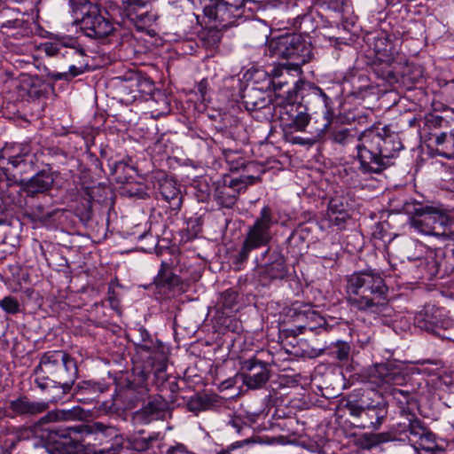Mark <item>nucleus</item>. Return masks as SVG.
I'll return each mask as SVG.
<instances>
[{
    "mask_svg": "<svg viewBox=\"0 0 454 454\" xmlns=\"http://www.w3.org/2000/svg\"><path fill=\"white\" fill-rule=\"evenodd\" d=\"M347 301L356 310L379 315L387 303V287L383 278L372 271H359L347 279Z\"/></svg>",
    "mask_w": 454,
    "mask_h": 454,
    "instance_id": "nucleus-1",
    "label": "nucleus"
},
{
    "mask_svg": "<svg viewBox=\"0 0 454 454\" xmlns=\"http://www.w3.org/2000/svg\"><path fill=\"white\" fill-rule=\"evenodd\" d=\"M396 136H382L372 129L359 135L356 145L360 168L364 173H380L389 166V160L402 149Z\"/></svg>",
    "mask_w": 454,
    "mask_h": 454,
    "instance_id": "nucleus-2",
    "label": "nucleus"
},
{
    "mask_svg": "<svg viewBox=\"0 0 454 454\" xmlns=\"http://www.w3.org/2000/svg\"><path fill=\"white\" fill-rule=\"evenodd\" d=\"M266 54L277 59H291L288 69L301 74V65L311 58V45L298 34H285L268 40Z\"/></svg>",
    "mask_w": 454,
    "mask_h": 454,
    "instance_id": "nucleus-3",
    "label": "nucleus"
},
{
    "mask_svg": "<svg viewBox=\"0 0 454 454\" xmlns=\"http://www.w3.org/2000/svg\"><path fill=\"white\" fill-rule=\"evenodd\" d=\"M276 223L271 208L269 206L263 207L260 216L247 231L242 247L236 257L237 262H244L252 250L266 246L270 242V228Z\"/></svg>",
    "mask_w": 454,
    "mask_h": 454,
    "instance_id": "nucleus-4",
    "label": "nucleus"
},
{
    "mask_svg": "<svg viewBox=\"0 0 454 454\" xmlns=\"http://www.w3.org/2000/svg\"><path fill=\"white\" fill-rule=\"evenodd\" d=\"M81 27L86 35L94 38H104L110 35L114 30V24L101 13L97 6H92L81 20Z\"/></svg>",
    "mask_w": 454,
    "mask_h": 454,
    "instance_id": "nucleus-5",
    "label": "nucleus"
},
{
    "mask_svg": "<svg viewBox=\"0 0 454 454\" xmlns=\"http://www.w3.org/2000/svg\"><path fill=\"white\" fill-rule=\"evenodd\" d=\"M290 317L293 318L295 327L300 333L305 330L313 331L322 327L325 320L310 305L294 303L290 309Z\"/></svg>",
    "mask_w": 454,
    "mask_h": 454,
    "instance_id": "nucleus-6",
    "label": "nucleus"
},
{
    "mask_svg": "<svg viewBox=\"0 0 454 454\" xmlns=\"http://www.w3.org/2000/svg\"><path fill=\"white\" fill-rule=\"evenodd\" d=\"M449 222L450 219L445 215L427 214L421 219H413L411 226L422 234L447 237Z\"/></svg>",
    "mask_w": 454,
    "mask_h": 454,
    "instance_id": "nucleus-7",
    "label": "nucleus"
},
{
    "mask_svg": "<svg viewBox=\"0 0 454 454\" xmlns=\"http://www.w3.org/2000/svg\"><path fill=\"white\" fill-rule=\"evenodd\" d=\"M286 112L280 116L281 125L286 132H302L309 123V114L301 106H287Z\"/></svg>",
    "mask_w": 454,
    "mask_h": 454,
    "instance_id": "nucleus-8",
    "label": "nucleus"
},
{
    "mask_svg": "<svg viewBox=\"0 0 454 454\" xmlns=\"http://www.w3.org/2000/svg\"><path fill=\"white\" fill-rule=\"evenodd\" d=\"M243 383L249 388H259L269 380V372L265 364L254 359L244 362L242 365Z\"/></svg>",
    "mask_w": 454,
    "mask_h": 454,
    "instance_id": "nucleus-9",
    "label": "nucleus"
},
{
    "mask_svg": "<svg viewBox=\"0 0 454 454\" xmlns=\"http://www.w3.org/2000/svg\"><path fill=\"white\" fill-rule=\"evenodd\" d=\"M403 380V376L396 369L384 364L375 365L369 375V381L372 384L386 391L393 385H399Z\"/></svg>",
    "mask_w": 454,
    "mask_h": 454,
    "instance_id": "nucleus-10",
    "label": "nucleus"
},
{
    "mask_svg": "<svg viewBox=\"0 0 454 454\" xmlns=\"http://www.w3.org/2000/svg\"><path fill=\"white\" fill-rule=\"evenodd\" d=\"M82 432L90 433L86 427H69L67 433H63L62 440L56 443V445L48 448L50 454H78L82 445L78 438H72L73 434H80Z\"/></svg>",
    "mask_w": 454,
    "mask_h": 454,
    "instance_id": "nucleus-11",
    "label": "nucleus"
},
{
    "mask_svg": "<svg viewBox=\"0 0 454 454\" xmlns=\"http://www.w3.org/2000/svg\"><path fill=\"white\" fill-rule=\"evenodd\" d=\"M327 221L329 225L342 230L346 227L350 215L343 203L338 199H332L329 202L327 210Z\"/></svg>",
    "mask_w": 454,
    "mask_h": 454,
    "instance_id": "nucleus-12",
    "label": "nucleus"
},
{
    "mask_svg": "<svg viewBox=\"0 0 454 454\" xmlns=\"http://www.w3.org/2000/svg\"><path fill=\"white\" fill-rule=\"evenodd\" d=\"M55 372V380H59V383H62L67 388L74 382L78 375L76 363L67 354V358L61 360Z\"/></svg>",
    "mask_w": 454,
    "mask_h": 454,
    "instance_id": "nucleus-13",
    "label": "nucleus"
},
{
    "mask_svg": "<svg viewBox=\"0 0 454 454\" xmlns=\"http://www.w3.org/2000/svg\"><path fill=\"white\" fill-rule=\"evenodd\" d=\"M65 358H67V353L63 351L55 350L46 352L41 357L39 365L35 370V373H50L54 375L59 364L61 363V360H64Z\"/></svg>",
    "mask_w": 454,
    "mask_h": 454,
    "instance_id": "nucleus-14",
    "label": "nucleus"
},
{
    "mask_svg": "<svg viewBox=\"0 0 454 454\" xmlns=\"http://www.w3.org/2000/svg\"><path fill=\"white\" fill-rule=\"evenodd\" d=\"M54 178L47 171H40L34 176L26 184V191L30 194L44 192L52 186Z\"/></svg>",
    "mask_w": 454,
    "mask_h": 454,
    "instance_id": "nucleus-15",
    "label": "nucleus"
},
{
    "mask_svg": "<svg viewBox=\"0 0 454 454\" xmlns=\"http://www.w3.org/2000/svg\"><path fill=\"white\" fill-rule=\"evenodd\" d=\"M28 154V150L20 145L12 146V148L4 147L2 149V159L7 158L8 167L5 171H9L11 167L17 168L25 163V157Z\"/></svg>",
    "mask_w": 454,
    "mask_h": 454,
    "instance_id": "nucleus-16",
    "label": "nucleus"
},
{
    "mask_svg": "<svg viewBox=\"0 0 454 454\" xmlns=\"http://www.w3.org/2000/svg\"><path fill=\"white\" fill-rule=\"evenodd\" d=\"M161 196L172 209H179L182 204L181 192L173 180H164L160 186Z\"/></svg>",
    "mask_w": 454,
    "mask_h": 454,
    "instance_id": "nucleus-17",
    "label": "nucleus"
},
{
    "mask_svg": "<svg viewBox=\"0 0 454 454\" xmlns=\"http://www.w3.org/2000/svg\"><path fill=\"white\" fill-rule=\"evenodd\" d=\"M406 419L408 423H404V425L408 432L407 438L410 443L414 446L428 432V429L412 414H408Z\"/></svg>",
    "mask_w": 454,
    "mask_h": 454,
    "instance_id": "nucleus-18",
    "label": "nucleus"
},
{
    "mask_svg": "<svg viewBox=\"0 0 454 454\" xmlns=\"http://www.w3.org/2000/svg\"><path fill=\"white\" fill-rule=\"evenodd\" d=\"M436 151L447 159L454 157V129L442 132L435 137Z\"/></svg>",
    "mask_w": 454,
    "mask_h": 454,
    "instance_id": "nucleus-19",
    "label": "nucleus"
},
{
    "mask_svg": "<svg viewBox=\"0 0 454 454\" xmlns=\"http://www.w3.org/2000/svg\"><path fill=\"white\" fill-rule=\"evenodd\" d=\"M126 88L129 89L132 93L149 94L153 90V82L147 77L135 74L129 79Z\"/></svg>",
    "mask_w": 454,
    "mask_h": 454,
    "instance_id": "nucleus-20",
    "label": "nucleus"
},
{
    "mask_svg": "<svg viewBox=\"0 0 454 454\" xmlns=\"http://www.w3.org/2000/svg\"><path fill=\"white\" fill-rule=\"evenodd\" d=\"M413 448L419 454H442L434 434L429 430L418 441Z\"/></svg>",
    "mask_w": 454,
    "mask_h": 454,
    "instance_id": "nucleus-21",
    "label": "nucleus"
},
{
    "mask_svg": "<svg viewBox=\"0 0 454 454\" xmlns=\"http://www.w3.org/2000/svg\"><path fill=\"white\" fill-rule=\"evenodd\" d=\"M364 428L377 429L382 424L384 419L383 411L377 406H372L365 409L364 413Z\"/></svg>",
    "mask_w": 454,
    "mask_h": 454,
    "instance_id": "nucleus-22",
    "label": "nucleus"
},
{
    "mask_svg": "<svg viewBox=\"0 0 454 454\" xmlns=\"http://www.w3.org/2000/svg\"><path fill=\"white\" fill-rule=\"evenodd\" d=\"M357 132L355 129L340 128L331 133V140L336 144L346 145L358 140Z\"/></svg>",
    "mask_w": 454,
    "mask_h": 454,
    "instance_id": "nucleus-23",
    "label": "nucleus"
},
{
    "mask_svg": "<svg viewBox=\"0 0 454 454\" xmlns=\"http://www.w3.org/2000/svg\"><path fill=\"white\" fill-rule=\"evenodd\" d=\"M256 177L253 176H247L240 178H231L225 177L223 183L226 185L227 189H230L235 194L239 195L241 192H244L248 185L254 184Z\"/></svg>",
    "mask_w": 454,
    "mask_h": 454,
    "instance_id": "nucleus-24",
    "label": "nucleus"
},
{
    "mask_svg": "<svg viewBox=\"0 0 454 454\" xmlns=\"http://www.w3.org/2000/svg\"><path fill=\"white\" fill-rule=\"evenodd\" d=\"M12 407L18 412L37 414L44 411L48 408V404L46 403H29L20 400L12 402Z\"/></svg>",
    "mask_w": 454,
    "mask_h": 454,
    "instance_id": "nucleus-25",
    "label": "nucleus"
},
{
    "mask_svg": "<svg viewBox=\"0 0 454 454\" xmlns=\"http://www.w3.org/2000/svg\"><path fill=\"white\" fill-rule=\"evenodd\" d=\"M156 282L158 286H167L169 288H174L180 284L181 280L169 270L168 265L163 262L157 275Z\"/></svg>",
    "mask_w": 454,
    "mask_h": 454,
    "instance_id": "nucleus-26",
    "label": "nucleus"
},
{
    "mask_svg": "<svg viewBox=\"0 0 454 454\" xmlns=\"http://www.w3.org/2000/svg\"><path fill=\"white\" fill-rule=\"evenodd\" d=\"M150 0H123L122 6L126 15L134 20L138 14L148 8Z\"/></svg>",
    "mask_w": 454,
    "mask_h": 454,
    "instance_id": "nucleus-27",
    "label": "nucleus"
},
{
    "mask_svg": "<svg viewBox=\"0 0 454 454\" xmlns=\"http://www.w3.org/2000/svg\"><path fill=\"white\" fill-rule=\"evenodd\" d=\"M215 196L222 206L230 207L234 205L238 195L230 189H227L226 185L223 183L222 185H218L215 189Z\"/></svg>",
    "mask_w": 454,
    "mask_h": 454,
    "instance_id": "nucleus-28",
    "label": "nucleus"
},
{
    "mask_svg": "<svg viewBox=\"0 0 454 454\" xmlns=\"http://www.w3.org/2000/svg\"><path fill=\"white\" fill-rule=\"evenodd\" d=\"M29 76L27 74H21L19 80H10L4 82V85L8 88L15 87L19 89L18 98H23L28 94V82Z\"/></svg>",
    "mask_w": 454,
    "mask_h": 454,
    "instance_id": "nucleus-29",
    "label": "nucleus"
},
{
    "mask_svg": "<svg viewBox=\"0 0 454 454\" xmlns=\"http://www.w3.org/2000/svg\"><path fill=\"white\" fill-rule=\"evenodd\" d=\"M158 18L157 13L153 11L151 1L148 3V8L142 11L138 16L134 20L142 26H151L156 21Z\"/></svg>",
    "mask_w": 454,
    "mask_h": 454,
    "instance_id": "nucleus-30",
    "label": "nucleus"
},
{
    "mask_svg": "<svg viewBox=\"0 0 454 454\" xmlns=\"http://www.w3.org/2000/svg\"><path fill=\"white\" fill-rule=\"evenodd\" d=\"M158 18L157 13L153 11L151 1L148 3V8L142 11L138 16L134 20L142 26H151L156 21Z\"/></svg>",
    "mask_w": 454,
    "mask_h": 454,
    "instance_id": "nucleus-31",
    "label": "nucleus"
},
{
    "mask_svg": "<svg viewBox=\"0 0 454 454\" xmlns=\"http://www.w3.org/2000/svg\"><path fill=\"white\" fill-rule=\"evenodd\" d=\"M76 409L73 411H52L46 414L44 417L41 419L43 423L54 422L59 420H65L72 418L75 412Z\"/></svg>",
    "mask_w": 454,
    "mask_h": 454,
    "instance_id": "nucleus-32",
    "label": "nucleus"
},
{
    "mask_svg": "<svg viewBox=\"0 0 454 454\" xmlns=\"http://www.w3.org/2000/svg\"><path fill=\"white\" fill-rule=\"evenodd\" d=\"M364 447L371 449L376 445L388 441L389 437L387 434H372L364 435Z\"/></svg>",
    "mask_w": 454,
    "mask_h": 454,
    "instance_id": "nucleus-33",
    "label": "nucleus"
},
{
    "mask_svg": "<svg viewBox=\"0 0 454 454\" xmlns=\"http://www.w3.org/2000/svg\"><path fill=\"white\" fill-rule=\"evenodd\" d=\"M66 46V43L62 42H47L41 46V50L43 51L48 56H54L60 52L61 49Z\"/></svg>",
    "mask_w": 454,
    "mask_h": 454,
    "instance_id": "nucleus-34",
    "label": "nucleus"
},
{
    "mask_svg": "<svg viewBox=\"0 0 454 454\" xmlns=\"http://www.w3.org/2000/svg\"><path fill=\"white\" fill-rule=\"evenodd\" d=\"M350 351V347L348 343L338 341L335 345V355L340 361L348 359Z\"/></svg>",
    "mask_w": 454,
    "mask_h": 454,
    "instance_id": "nucleus-35",
    "label": "nucleus"
},
{
    "mask_svg": "<svg viewBox=\"0 0 454 454\" xmlns=\"http://www.w3.org/2000/svg\"><path fill=\"white\" fill-rule=\"evenodd\" d=\"M85 70V65L84 63H81L80 62V65L79 66H75V65H71L69 67V69H68V73L67 74H61V73H59L57 74L54 75L55 78L57 79H61V78H66L68 74L71 76V77H75L81 74H82Z\"/></svg>",
    "mask_w": 454,
    "mask_h": 454,
    "instance_id": "nucleus-36",
    "label": "nucleus"
},
{
    "mask_svg": "<svg viewBox=\"0 0 454 454\" xmlns=\"http://www.w3.org/2000/svg\"><path fill=\"white\" fill-rule=\"evenodd\" d=\"M154 413V408L153 404H148L144 407L142 410L137 411L135 415V419L143 421L145 423H148L151 419L149 418L151 415Z\"/></svg>",
    "mask_w": 454,
    "mask_h": 454,
    "instance_id": "nucleus-37",
    "label": "nucleus"
},
{
    "mask_svg": "<svg viewBox=\"0 0 454 454\" xmlns=\"http://www.w3.org/2000/svg\"><path fill=\"white\" fill-rule=\"evenodd\" d=\"M289 64L286 65H276L272 67V69L270 71V75L273 77V80H277L281 78L284 74L286 73L287 75H291L292 72H294V70L288 69Z\"/></svg>",
    "mask_w": 454,
    "mask_h": 454,
    "instance_id": "nucleus-38",
    "label": "nucleus"
},
{
    "mask_svg": "<svg viewBox=\"0 0 454 454\" xmlns=\"http://www.w3.org/2000/svg\"><path fill=\"white\" fill-rule=\"evenodd\" d=\"M2 309L8 313H16L19 310V303L13 298L5 297L2 300Z\"/></svg>",
    "mask_w": 454,
    "mask_h": 454,
    "instance_id": "nucleus-39",
    "label": "nucleus"
},
{
    "mask_svg": "<svg viewBox=\"0 0 454 454\" xmlns=\"http://www.w3.org/2000/svg\"><path fill=\"white\" fill-rule=\"evenodd\" d=\"M346 408L351 416L360 417V418L364 417L365 408H364L363 406H361L354 402H348L346 404Z\"/></svg>",
    "mask_w": 454,
    "mask_h": 454,
    "instance_id": "nucleus-40",
    "label": "nucleus"
},
{
    "mask_svg": "<svg viewBox=\"0 0 454 454\" xmlns=\"http://www.w3.org/2000/svg\"><path fill=\"white\" fill-rule=\"evenodd\" d=\"M166 454H192L189 452L184 446L183 445H176L175 447H171L168 449Z\"/></svg>",
    "mask_w": 454,
    "mask_h": 454,
    "instance_id": "nucleus-41",
    "label": "nucleus"
},
{
    "mask_svg": "<svg viewBox=\"0 0 454 454\" xmlns=\"http://www.w3.org/2000/svg\"><path fill=\"white\" fill-rule=\"evenodd\" d=\"M287 83H288V81L286 79H285L284 81H279L277 79V80H272V82H271L272 88L276 93H277V91L280 90L284 85H286Z\"/></svg>",
    "mask_w": 454,
    "mask_h": 454,
    "instance_id": "nucleus-42",
    "label": "nucleus"
},
{
    "mask_svg": "<svg viewBox=\"0 0 454 454\" xmlns=\"http://www.w3.org/2000/svg\"><path fill=\"white\" fill-rule=\"evenodd\" d=\"M121 450L122 447L121 445H116L115 447L100 450L99 454H120Z\"/></svg>",
    "mask_w": 454,
    "mask_h": 454,
    "instance_id": "nucleus-43",
    "label": "nucleus"
},
{
    "mask_svg": "<svg viewBox=\"0 0 454 454\" xmlns=\"http://www.w3.org/2000/svg\"><path fill=\"white\" fill-rule=\"evenodd\" d=\"M150 439H144L142 442H137L135 448L138 450H145L149 448Z\"/></svg>",
    "mask_w": 454,
    "mask_h": 454,
    "instance_id": "nucleus-44",
    "label": "nucleus"
},
{
    "mask_svg": "<svg viewBox=\"0 0 454 454\" xmlns=\"http://www.w3.org/2000/svg\"><path fill=\"white\" fill-rule=\"evenodd\" d=\"M388 391L390 392L391 395H393L395 398H397V395H403L404 397H407L409 395V392L407 391H403L402 389H399V388H396V387H393L390 389H388Z\"/></svg>",
    "mask_w": 454,
    "mask_h": 454,
    "instance_id": "nucleus-45",
    "label": "nucleus"
},
{
    "mask_svg": "<svg viewBox=\"0 0 454 454\" xmlns=\"http://www.w3.org/2000/svg\"><path fill=\"white\" fill-rule=\"evenodd\" d=\"M67 53L69 55H71L73 58H79V59L84 58L83 51L81 50L74 49V48H71V51Z\"/></svg>",
    "mask_w": 454,
    "mask_h": 454,
    "instance_id": "nucleus-46",
    "label": "nucleus"
},
{
    "mask_svg": "<svg viewBox=\"0 0 454 454\" xmlns=\"http://www.w3.org/2000/svg\"><path fill=\"white\" fill-rule=\"evenodd\" d=\"M242 454H260V453L257 451L256 448L247 446V448H245L242 450Z\"/></svg>",
    "mask_w": 454,
    "mask_h": 454,
    "instance_id": "nucleus-47",
    "label": "nucleus"
},
{
    "mask_svg": "<svg viewBox=\"0 0 454 454\" xmlns=\"http://www.w3.org/2000/svg\"><path fill=\"white\" fill-rule=\"evenodd\" d=\"M4 175L7 176V178L9 180L12 181L13 183H20V182H21L20 176H18V175L16 173L12 174V177H9L8 174L6 172H4Z\"/></svg>",
    "mask_w": 454,
    "mask_h": 454,
    "instance_id": "nucleus-48",
    "label": "nucleus"
},
{
    "mask_svg": "<svg viewBox=\"0 0 454 454\" xmlns=\"http://www.w3.org/2000/svg\"><path fill=\"white\" fill-rule=\"evenodd\" d=\"M198 89H199L200 94L202 96H204L206 93V84L204 83L203 81L199 84Z\"/></svg>",
    "mask_w": 454,
    "mask_h": 454,
    "instance_id": "nucleus-49",
    "label": "nucleus"
},
{
    "mask_svg": "<svg viewBox=\"0 0 454 454\" xmlns=\"http://www.w3.org/2000/svg\"><path fill=\"white\" fill-rule=\"evenodd\" d=\"M231 424L233 427H235L237 429V432H239V427L238 426V424H236V422L234 420L231 421Z\"/></svg>",
    "mask_w": 454,
    "mask_h": 454,
    "instance_id": "nucleus-50",
    "label": "nucleus"
},
{
    "mask_svg": "<svg viewBox=\"0 0 454 454\" xmlns=\"http://www.w3.org/2000/svg\"><path fill=\"white\" fill-rule=\"evenodd\" d=\"M435 226H437L439 228L440 231H442V228H440V225L438 223H434Z\"/></svg>",
    "mask_w": 454,
    "mask_h": 454,
    "instance_id": "nucleus-51",
    "label": "nucleus"
},
{
    "mask_svg": "<svg viewBox=\"0 0 454 454\" xmlns=\"http://www.w3.org/2000/svg\"><path fill=\"white\" fill-rule=\"evenodd\" d=\"M38 386H39L41 388H44V385H43V384L38 383Z\"/></svg>",
    "mask_w": 454,
    "mask_h": 454,
    "instance_id": "nucleus-52",
    "label": "nucleus"
}]
</instances>
